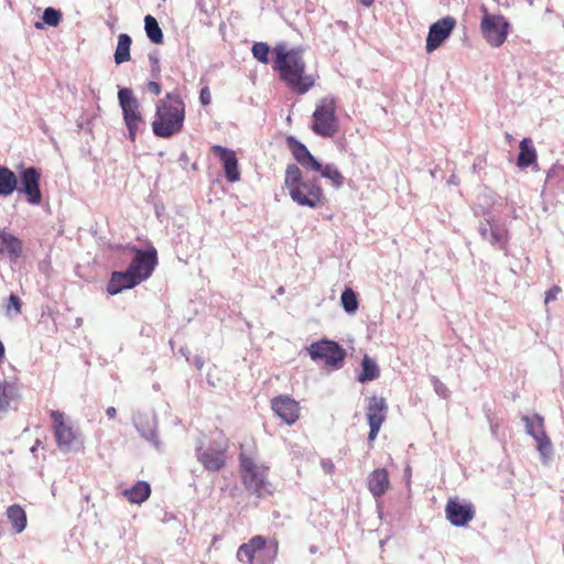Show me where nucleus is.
<instances>
[{"label":"nucleus","mask_w":564,"mask_h":564,"mask_svg":"<svg viewBox=\"0 0 564 564\" xmlns=\"http://www.w3.org/2000/svg\"><path fill=\"white\" fill-rule=\"evenodd\" d=\"M273 68L279 72L283 80L297 94L307 93L315 84V77L306 73V65L301 50H288L286 45L278 44L273 48Z\"/></svg>","instance_id":"1"},{"label":"nucleus","mask_w":564,"mask_h":564,"mask_svg":"<svg viewBox=\"0 0 564 564\" xmlns=\"http://www.w3.org/2000/svg\"><path fill=\"white\" fill-rule=\"evenodd\" d=\"M130 250L133 252L130 265L126 271L113 272L108 283L107 290L112 295L120 293L122 290L132 289L147 280L158 263L154 248L143 251L132 247Z\"/></svg>","instance_id":"2"},{"label":"nucleus","mask_w":564,"mask_h":564,"mask_svg":"<svg viewBox=\"0 0 564 564\" xmlns=\"http://www.w3.org/2000/svg\"><path fill=\"white\" fill-rule=\"evenodd\" d=\"M185 120V104L178 93H167L156 104L152 130L156 137L171 138L181 132Z\"/></svg>","instance_id":"3"},{"label":"nucleus","mask_w":564,"mask_h":564,"mask_svg":"<svg viewBox=\"0 0 564 564\" xmlns=\"http://www.w3.org/2000/svg\"><path fill=\"white\" fill-rule=\"evenodd\" d=\"M278 555V542H268L262 535L252 536L241 544L236 557L242 564H273Z\"/></svg>","instance_id":"4"},{"label":"nucleus","mask_w":564,"mask_h":564,"mask_svg":"<svg viewBox=\"0 0 564 564\" xmlns=\"http://www.w3.org/2000/svg\"><path fill=\"white\" fill-rule=\"evenodd\" d=\"M228 447V440L223 435L208 444L198 438L195 444V457L206 470L218 471L226 465Z\"/></svg>","instance_id":"5"},{"label":"nucleus","mask_w":564,"mask_h":564,"mask_svg":"<svg viewBox=\"0 0 564 564\" xmlns=\"http://www.w3.org/2000/svg\"><path fill=\"white\" fill-rule=\"evenodd\" d=\"M336 102L332 97L321 99L313 113L312 130L323 138H332L338 131V119L336 117Z\"/></svg>","instance_id":"6"},{"label":"nucleus","mask_w":564,"mask_h":564,"mask_svg":"<svg viewBox=\"0 0 564 564\" xmlns=\"http://www.w3.org/2000/svg\"><path fill=\"white\" fill-rule=\"evenodd\" d=\"M240 465L243 484L249 490L258 496L269 492V484L267 481L268 468L265 466L258 464L252 457L243 453L240 454Z\"/></svg>","instance_id":"7"},{"label":"nucleus","mask_w":564,"mask_h":564,"mask_svg":"<svg viewBox=\"0 0 564 564\" xmlns=\"http://www.w3.org/2000/svg\"><path fill=\"white\" fill-rule=\"evenodd\" d=\"M481 11L484 13L480 22L482 36L492 47L501 46L509 34V22L500 14H490L484 6Z\"/></svg>","instance_id":"8"},{"label":"nucleus","mask_w":564,"mask_h":564,"mask_svg":"<svg viewBox=\"0 0 564 564\" xmlns=\"http://www.w3.org/2000/svg\"><path fill=\"white\" fill-rule=\"evenodd\" d=\"M118 100L122 109L124 123L129 131V138L131 141H134L137 132L144 124L140 112V104L129 88L119 89Z\"/></svg>","instance_id":"9"},{"label":"nucleus","mask_w":564,"mask_h":564,"mask_svg":"<svg viewBox=\"0 0 564 564\" xmlns=\"http://www.w3.org/2000/svg\"><path fill=\"white\" fill-rule=\"evenodd\" d=\"M478 232L484 241L492 248L508 253L510 235L507 226L494 217H486L479 223Z\"/></svg>","instance_id":"10"},{"label":"nucleus","mask_w":564,"mask_h":564,"mask_svg":"<svg viewBox=\"0 0 564 564\" xmlns=\"http://www.w3.org/2000/svg\"><path fill=\"white\" fill-rule=\"evenodd\" d=\"M307 352L313 360L322 359L325 365L334 369L343 366L346 351L336 341L322 339L307 347Z\"/></svg>","instance_id":"11"},{"label":"nucleus","mask_w":564,"mask_h":564,"mask_svg":"<svg viewBox=\"0 0 564 564\" xmlns=\"http://www.w3.org/2000/svg\"><path fill=\"white\" fill-rule=\"evenodd\" d=\"M41 174L37 169L30 166L20 172L18 178L19 194H23L30 205L37 206L42 203V192L40 188Z\"/></svg>","instance_id":"12"},{"label":"nucleus","mask_w":564,"mask_h":564,"mask_svg":"<svg viewBox=\"0 0 564 564\" xmlns=\"http://www.w3.org/2000/svg\"><path fill=\"white\" fill-rule=\"evenodd\" d=\"M299 197L290 194L292 200L300 206L316 208L323 202L324 194L316 178L305 180L297 187Z\"/></svg>","instance_id":"13"},{"label":"nucleus","mask_w":564,"mask_h":564,"mask_svg":"<svg viewBox=\"0 0 564 564\" xmlns=\"http://www.w3.org/2000/svg\"><path fill=\"white\" fill-rule=\"evenodd\" d=\"M51 417L53 420V430L57 446L63 452H69L76 441V431L72 425L65 422L64 413L51 411Z\"/></svg>","instance_id":"14"},{"label":"nucleus","mask_w":564,"mask_h":564,"mask_svg":"<svg viewBox=\"0 0 564 564\" xmlns=\"http://www.w3.org/2000/svg\"><path fill=\"white\" fill-rule=\"evenodd\" d=\"M132 422L139 434L155 448H160V441L156 433V417L152 412H137L132 416Z\"/></svg>","instance_id":"15"},{"label":"nucleus","mask_w":564,"mask_h":564,"mask_svg":"<svg viewBox=\"0 0 564 564\" xmlns=\"http://www.w3.org/2000/svg\"><path fill=\"white\" fill-rule=\"evenodd\" d=\"M456 24L453 17H445L430 26L426 37V51H435L452 33Z\"/></svg>","instance_id":"16"},{"label":"nucleus","mask_w":564,"mask_h":564,"mask_svg":"<svg viewBox=\"0 0 564 564\" xmlns=\"http://www.w3.org/2000/svg\"><path fill=\"white\" fill-rule=\"evenodd\" d=\"M446 518L455 527H464L473 520L475 509L471 503H460L457 499H449L447 501Z\"/></svg>","instance_id":"17"},{"label":"nucleus","mask_w":564,"mask_h":564,"mask_svg":"<svg viewBox=\"0 0 564 564\" xmlns=\"http://www.w3.org/2000/svg\"><path fill=\"white\" fill-rule=\"evenodd\" d=\"M212 151L218 155L223 162L225 176L228 182H237L240 178V172L238 169V160L235 151L224 148L221 145H214Z\"/></svg>","instance_id":"18"},{"label":"nucleus","mask_w":564,"mask_h":564,"mask_svg":"<svg viewBox=\"0 0 564 564\" xmlns=\"http://www.w3.org/2000/svg\"><path fill=\"white\" fill-rule=\"evenodd\" d=\"M272 410L286 424L292 425L299 419V404L289 397L280 395L272 400Z\"/></svg>","instance_id":"19"},{"label":"nucleus","mask_w":564,"mask_h":564,"mask_svg":"<svg viewBox=\"0 0 564 564\" xmlns=\"http://www.w3.org/2000/svg\"><path fill=\"white\" fill-rule=\"evenodd\" d=\"M286 144L295 160L305 169L318 170L321 163L311 154L307 148L297 141L294 137L286 138Z\"/></svg>","instance_id":"20"},{"label":"nucleus","mask_w":564,"mask_h":564,"mask_svg":"<svg viewBox=\"0 0 564 564\" xmlns=\"http://www.w3.org/2000/svg\"><path fill=\"white\" fill-rule=\"evenodd\" d=\"M23 252V242L6 229H0V253L17 261Z\"/></svg>","instance_id":"21"},{"label":"nucleus","mask_w":564,"mask_h":564,"mask_svg":"<svg viewBox=\"0 0 564 564\" xmlns=\"http://www.w3.org/2000/svg\"><path fill=\"white\" fill-rule=\"evenodd\" d=\"M21 398L20 388L14 381L0 380V412H8Z\"/></svg>","instance_id":"22"},{"label":"nucleus","mask_w":564,"mask_h":564,"mask_svg":"<svg viewBox=\"0 0 564 564\" xmlns=\"http://www.w3.org/2000/svg\"><path fill=\"white\" fill-rule=\"evenodd\" d=\"M368 489L373 497L383 496L390 488L389 474L386 468H377L368 476Z\"/></svg>","instance_id":"23"},{"label":"nucleus","mask_w":564,"mask_h":564,"mask_svg":"<svg viewBox=\"0 0 564 564\" xmlns=\"http://www.w3.org/2000/svg\"><path fill=\"white\" fill-rule=\"evenodd\" d=\"M387 409V402L383 398L372 397L367 409L368 424L382 425Z\"/></svg>","instance_id":"24"},{"label":"nucleus","mask_w":564,"mask_h":564,"mask_svg":"<svg viewBox=\"0 0 564 564\" xmlns=\"http://www.w3.org/2000/svg\"><path fill=\"white\" fill-rule=\"evenodd\" d=\"M520 152L517 164L521 169H527L536 162V151L530 138H523L520 142Z\"/></svg>","instance_id":"25"},{"label":"nucleus","mask_w":564,"mask_h":564,"mask_svg":"<svg viewBox=\"0 0 564 564\" xmlns=\"http://www.w3.org/2000/svg\"><path fill=\"white\" fill-rule=\"evenodd\" d=\"M305 180L302 176L300 167L295 164H289L285 170L284 185L289 191V194H293L299 197V189L296 188Z\"/></svg>","instance_id":"26"},{"label":"nucleus","mask_w":564,"mask_h":564,"mask_svg":"<svg viewBox=\"0 0 564 564\" xmlns=\"http://www.w3.org/2000/svg\"><path fill=\"white\" fill-rule=\"evenodd\" d=\"M522 422L524 423L527 434L532 436L535 441L546 435L544 420L541 415H524L522 416Z\"/></svg>","instance_id":"27"},{"label":"nucleus","mask_w":564,"mask_h":564,"mask_svg":"<svg viewBox=\"0 0 564 564\" xmlns=\"http://www.w3.org/2000/svg\"><path fill=\"white\" fill-rule=\"evenodd\" d=\"M151 494L150 485L145 481H138L134 486L123 490V496L132 503L144 502Z\"/></svg>","instance_id":"28"},{"label":"nucleus","mask_w":564,"mask_h":564,"mask_svg":"<svg viewBox=\"0 0 564 564\" xmlns=\"http://www.w3.org/2000/svg\"><path fill=\"white\" fill-rule=\"evenodd\" d=\"M18 188V177L10 169L0 166V196H9Z\"/></svg>","instance_id":"29"},{"label":"nucleus","mask_w":564,"mask_h":564,"mask_svg":"<svg viewBox=\"0 0 564 564\" xmlns=\"http://www.w3.org/2000/svg\"><path fill=\"white\" fill-rule=\"evenodd\" d=\"M7 517L15 533H21L26 527V513L19 505H12L7 509Z\"/></svg>","instance_id":"30"},{"label":"nucleus","mask_w":564,"mask_h":564,"mask_svg":"<svg viewBox=\"0 0 564 564\" xmlns=\"http://www.w3.org/2000/svg\"><path fill=\"white\" fill-rule=\"evenodd\" d=\"M131 37L122 33L118 36V44L115 52V62L120 65L130 59Z\"/></svg>","instance_id":"31"},{"label":"nucleus","mask_w":564,"mask_h":564,"mask_svg":"<svg viewBox=\"0 0 564 564\" xmlns=\"http://www.w3.org/2000/svg\"><path fill=\"white\" fill-rule=\"evenodd\" d=\"M144 29L152 43L161 44L163 42V32L154 17L148 14L144 18Z\"/></svg>","instance_id":"32"},{"label":"nucleus","mask_w":564,"mask_h":564,"mask_svg":"<svg viewBox=\"0 0 564 564\" xmlns=\"http://www.w3.org/2000/svg\"><path fill=\"white\" fill-rule=\"evenodd\" d=\"M362 371L359 375L358 380L360 382L372 381L379 377V368L375 360L369 356H365L361 361Z\"/></svg>","instance_id":"33"},{"label":"nucleus","mask_w":564,"mask_h":564,"mask_svg":"<svg viewBox=\"0 0 564 564\" xmlns=\"http://www.w3.org/2000/svg\"><path fill=\"white\" fill-rule=\"evenodd\" d=\"M315 171L319 172L323 177L332 181V183L335 187L339 188L344 185L345 178L335 165L326 164L325 166H323L321 164V169L315 170Z\"/></svg>","instance_id":"34"},{"label":"nucleus","mask_w":564,"mask_h":564,"mask_svg":"<svg viewBox=\"0 0 564 564\" xmlns=\"http://www.w3.org/2000/svg\"><path fill=\"white\" fill-rule=\"evenodd\" d=\"M535 442H536V448L540 454L542 464L549 465V463L551 462L553 454H554L553 445H552L550 437L547 435H545V436L536 440Z\"/></svg>","instance_id":"35"},{"label":"nucleus","mask_w":564,"mask_h":564,"mask_svg":"<svg viewBox=\"0 0 564 564\" xmlns=\"http://www.w3.org/2000/svg\"><path fill=\"white\" fill-rule=\"evenodd\" d=\"M340 302L344 310L348 314H354L358 310L356 293L349 288L345 289V291L341 293Z\"/></svg>","instance_id":"36"},{"label":"nucleus","mask_w":564,"mask_h":564,"mask_svg":"<svg viewBox=\"0 0 564 564\" xmlns=\"http://www.w3.org/2000/svg\"><path fill=\"white\" fill-rule=\"evenodd\" d=\"M546 184L564 192V166H554L547 174Z\"/></svg>","instance_id":"37"},{"label":"nucleus","mask_w":564,"mask_h":564,"mask_svg":"<svg viewBox=\"0 0 564 564\" xmlns=\"http://www.w3.org/2000/svg\"><path fill=\"white\" fill-rule=\"evenodd\" d=\"M253 57L260 63L267 64L269 62L270 47L264 42H257L252 45Z\"/></svg>","instance_id":"38"},{"label":"nucleus","mask_w":564,"mask_h":564,"mask_svg":"<svg viewBox=\"0 0 564 564\" xmlns=\"http://www.w3.org/2000/svg\"><path fill=\"white\" fill-rule=\"evenodd\" d=\"M62 20V13L54 8H46L43 12V21L47 25L57 26Z\"/></svg>","instance_id":"39"},{"label":"nucleus","mask_w":564,"mask_h":564,"mask_svg":"<svg viewBox=\"0 0 564 564\" xmlns=\"http://www.w3.org/2000/svg\"><path fill=\"white\" fill-rule=\"evenodd\" d=\"M12 312L14 313V315H19L21 313V301L14 294H11L9 296V303L7 306V313L11 314Z\"/></svg>","instance_id":"40"},{"label":"nucleus","mask_w":564,"mask_h":564,"mask_svg":"<svg viewBox=\"0 0 564 564\" xmlns=\"http://www.w3.org/2000/svg\"><path fill=\"white\" fill-rule=\"evenodd\" d=\"M432 384H433L435 393L438 397L444 398V399H446L448 397L449 392H448L447 387L438 378L432 377Z\"/></svg>","instance_id":"41"},{"label":"nucleus","mask_w":564,"mask_h":564,"mask_svg":"<svg viewBox=\"0 0 564 564\" xmlns=\"http://www.w3.org/2000/svg\"><path fill=\"white\" fill-rule=\"evenodd\" d=\"M560 292H561V289L557 285H554L550 290H547L545 293V300H544L545 304H549L550 302L555 301Z\"/></svg>","instance_id":"42"},{"label":"nucleus","mask_w":564,"mask_h":564,"mask_svg":"<svg viewBox=\"0 0 564 564\" xmlns=\"http://www.w3.org/2000/svg\"><path fill=\"white\" fill-rule=\"evenodd\" d=\"M199 101L202 105L207 106L212 102V95L207 86L203 87L199 93Z\"/></svg>","instance_id":"43"},{"label":"nucleus","mask_w":564,"mask_h":564,"mask_svg":"<svg viewBox=\"0 0 564 564\" xmlns=\"http://www.w3.org/2000/svg\"><path fill=\"white\" fill-rule=\"evenodd\" d=\"M370 426V431H369V435H368V440L370 442L375 441L379 431H380V427L381 425H373V424H369Z\"/></svg>","instance_id":"44"},{"label":"nucleus","mask_w":564,"mask_h":564,"mask_svg":"<svg viewBox=\"0 0 564 564\" xmlns=\"http://www.w3.org/2000/svg\"><path fill=\"white\" fill-rule=\"evenodd\" d=\"M148 89L155 96H159L161 94V86L156 82H149Z\"/></svg>","instance_id":"45"},{"label":"nucleus","mask_w":564,"mask_h":564,"mask_svg":"<svg viewBox=\"0 0 564 564\" xmlns=\"http://www.w3.org/2000/svg\"><path fill=\"white\" fill-rule=\"evenodd\" d=\"M322 467L326 473H332L334 464L330 460H322Z\"/></svg>","instance_id":"46"},{"label":"nucleus","mask_w":564,"mask_h":564,"mask_svg":"<svg viewBox=\"0 0 564 564\" xmlns=\"http://www.w3.org/2000/svg\"><path fill=\"white\" fill-rule=\"evenodd\" d=\"M106 414L109 419H113L116 417V414H117V410L115 406H109L107 410H106Z\"/></svg>","instance_id":"47"},{"label":"nucleus","mask_w":564,"mask_h":564,"mask_svg":"<svg viewBox=\"0 0 564 564\" xmlns=\"http://www.w3.org/2000/svg\"><path fill=\"white\" fill-rule=\"evenodd\" d=\"M4 358V346L2 344V341L0 340V364L2 362Z\"/></svg>","instance_id":"48"},{"label":"nucleus","mask_w":564,"mask_h":564,"mask_svg":"<svg viewBox=\"0 0 564 564\" xmlns=\"http://www.w3.org/2000/svg\"><path fill=\"white\" fill-rule=\"evenodd\" d=\"M195 365H196V367H197L198 369H202V368H203L204 361L202 360V358H200V357H197V358L195 359Z\"/></svg>","instance_id":"49"},{"label":"nucleus","mask_w":564,"mask_h":564,"mask_svg":"<svg viewBox=\"0 0 564 564\" xmlns=\"http://www.w3.org/2000/svg\"><path fill=\"white\" fill-rule=\"evenodd\" d=\"M359 2L365 7H370L373 3V0H359Z\"/></svg>","instance_id":"50"},{"label":"nucleus","mask_w":564,"mask_h":564,"mask_svg":"<svg viewBox=\"0 0 564 564\" xmlns=\"http://www.w3.org/2000/svg\"><path fill=\"white\" fill-rule=\"evenodd\" d=\"M317 551H318L317 546H315V545H311V546H310V552H311L312 554H315Z\"/></svg>","instance_id":"51"},{"label":"nucleus","mask_w":564,"mask_h":564,"mask_svg":"<svg viewBox=\"0 0 564 564\" xmlns=\"http://www.w3.org/2000/svg\"><path fill=\"white\" fill-rule=\"evenodd\" d=\"M150 61H151V63H152V65H153V66H154V65H156V64L159 63L158 58H156V57H153V56H151V55H150Z\"/></svg>","instance_id":"52"},{"label":"nucleus","mask_w":564,"mask_h":564,"mask_svg":"<svg viewBox=\"0 0 564 564\" xmlns=\"http://www.w3.org/2000/svg\"><path fill=\"white\" fill-rule=\"evenodd\" d=\"M35 26H36L37 29H41V28H42V24H41V23H36V24H35Z\"/></svg>","instance_id":"53"}]
</instances>
